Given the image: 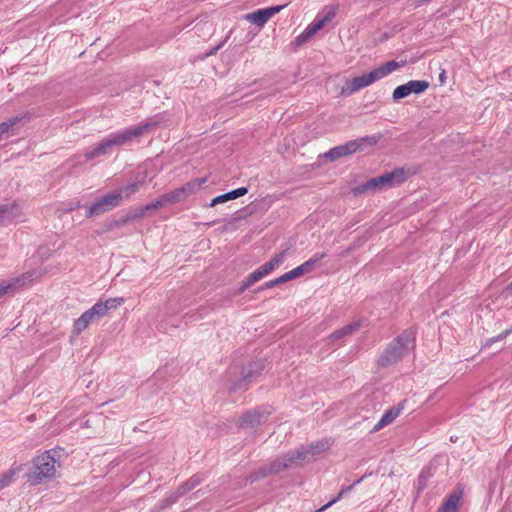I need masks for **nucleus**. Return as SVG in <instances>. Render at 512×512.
Instances as JSON below:
<instances>
[{
    "label": "nucleus",
    "instance_id": "1",
    "mask_svg": "<svg viewBox=\"0 0 512 512\" xmlns=\"http://www.w3.org/2000/svg\"><path fill=\"white\" fill-rule=\"evenodd\" d=\"M157 125V121H149L143 125L112 133L87 150L84 154L85 160L90 161L94 158L110 155L115 147H120L131 142L133 139L143 135Z\"/></svg>",
    "mask_w": 512,
    "mask_h": 512
},
{
    "label": "nucleus",
    "instance_id": "2",
    "mask_svg": "<svg viewBox=\"0 0 512 512\" xmlns=\"http://www.w3.org/2000/svg\"><path fill=\"white\" fill-rule=\"evenodd\" d=\"M328 448L327 442H318L316 444H311L309 447H301L294 451H290L285 454L282 458L273 461L269 465H264L259 468L257 471L252 473L248 480L250 483H253L261 478L267 477L272 474H278L285 469L291 467L293 463L298 460L306 459L308 454L315 455L320 453Z\"/></svg>",
    "mask_w": 512,
    "mask_h": 512
},
{
    "label": "nucleus",
    "instance_id": "3",
    "mask_svg": "<svg viewBox=\"0 0 512 512\" xmlns=\"http://www.w3.org/2000/svg\"><path fill=\"white\" fill-rule=\"evenodd\" d=\"M64 453L63 448H53L35 457L32 467L26 474L30 485H39L56 477L57 469L61 467L60 459Z\"/></svg>",
    "mask_w": 512,
    "mask_h": 512
},
{
    "label": "nucleus",
    "instance_id": "4",
    "mask_svg": "<svg viewBox=\"0 0 512 512\" xmlns=\"http://www.w3.org/2000/svg\"><path fill=\"white\" fill-rule=\"evenodd\" d=\"M414 340L412 331H404L384 350L379 358L380 365L387 367L401 360L414 347Z\"/></svg>",
    "mask_w": 512,
    "mask_h": 512
},
{
    "label": "nucleus",
    "instance_id": "5",
    "mask_svg": "<svg viewBox=\"0 0 512 512\" xmlns=\"http://www.w3.org/2000/svg\"><path fill=\"white\" fill-rule=\"evenodd\" d=\"M404 64L405 62H397L395 60H391L379 66L378 68L370 71L369 73L354 77L349 83L350 91L352 93L359 91L373 84L375 81L386 77L393 71L402 67Z\"/></svg>",
    "mask_w": 512,
    "mask_h": 512
},
{
    "label": "nucleus",
    "instance_id": "6",
    "mask_svg": "<svg viewBox=\"0 0 512 512\" xmlns=\"http://www.w3.org/2000/svg\"><path fill=\"white\" fill-rule=\"evenodd\" d=\"M372 138L364 137L356 140L348 141L342 145L331 148L329 151L325 152L321 157L327 159L330 162H334L344 156L351 155L357 151L362 150V146L364 143L371 141Z\"/></svg>",
    "mask_w": 512,
    "mask_h": 512
},
{
    "label": "nucleus",
    "instance_id": "7",
    "mask_svg": "<svg viewBox=\"0 0 512 512\" xmlns=\"http://www.w3.org/2000/svg\"><path fill=\"white\" fill-rule=\"evenodd\" d=\"M35 274L34 271H27L20 276L0 281V299L6 295H13L16 291L31 283Z\"/></svg>",
    "mask_w": 512,
    "mask_h": 512
},
{
    "label": "nucleus",
    "instance_id": "8",
    "mask_svg": "<svg viewBox=\"0 0 512 512\" xmlns=\"http://www.w3.org/2000/svg\"><path fill=\"white\" fill-rule=\"evenodd\" d=\"M119 197L120 196L116 195L114 192H110L103 195L98 201H96L93 205L87 208L85 213L86 217L92 218L94 216L101 215L119 206Z\"/></svg>",
    "mask_w": 512,
    "mask_h": 512
},
{
    "label": "nucleus",
    "instance_id": "9",
    "mask_svg": "<svg viewBox=\"0 0 512 512\" xmlns=\"http://www.w3.org/2000/svg\"><path fill=\"white\" fill-rule=\"evenodd\" d=\"M103 309L95 303L90 309L85 311L78 319L75 320L73 325L72 334L75 336L80 335L90 324L100 320L103 316Z\"/></svg>",
    "mask_w": 512,
    "mask_h": 512
},
{
    "label": "nucleus",
    "instance_id": "10",
    "mask_svg": "<svg viewBox=\"0 0 512 512\" xmlns=\"http://www.w3.org/2000/svg\"><path fill=\"white\" fill-rule=\"evenodd\" d=\"M429 87V82L425 80H410L405 84L396 87L392 93L394 101H399L411 94H421Z\"/></svg>",
    "mask_w": 512,
    "mask_h": 512
},
{
    "label": "nucleus",
    "instance_id": "11",
    "mask_svg": "<svg viewBox=\"0 0 512 512\" xmlns=\"http://www.w3.org/2000/svg\"><path fill=\"white\" fill-rule=\"evenodd\" d=\"M285 7H286V4L271 6V7L264 8V9H259L254 12L246 14L245 19L259 27H262L269 21V19L272 16H274L276 13L280 12Z\"/></svg>",
    "mask_w": 512,
    "mask_h": 512
},
{
    "label": "nucleus",
    "instance_id": "12",
    "mask_svg": "<svg viewBox=\"0 0 512 512\" xmlns=\"http://www.w3.org/2000/svg\"><path fill=\"white\" fill-rule=\"evenodd\" d=\"M264 368V365L260 361H256L251 363L247 367H243L241 370L242 377L237 381H232L229 385L230 391H236L238 389L245 388L248 381L256 374H258L262 369Z\"/></svg>",
    "mask_w": 512,
    "mask_h": 512
},
{
    "label": "nucleus",
    "instance_id": "13",
    "mask_svg": "<svg viewBox=\"0 0 512 512\" xmlns=\"http://www.w3.org/2000/svg\"><path fill=\"white\" fill-rule=\"evenodd\" d=\"M377 178V181L379 183V186L382 189L392 187L397 184H401L406 179V174L403 169H396L391 172H387L385 174H382Z\"/></svg>",
    "mask_w": 512,
    "mask_h": 512
},
{
    "label": "nucleus",
    "instance_id": "14",
    "mask_svg": "<svg viewBox=\"0 0 512 512\" xmlns=\"http://www.w3.org/2000/svg\"><path fill=\"white\" fill-rule=\"evenodd\" d=\"M406 400L401 401L397 405H394L387 409L380 420L377 422V424L374 426L373 431H379L386 427L387 425L391 424L402 412L404 409Z\"/></svg>",
    "mask_w": 512,
    "mask_h": 512
},
{
    "label": "nucleus",
    "instance_id": "15",
    "mask_svg": "<svg viewBox=\"0 0 512 512\" xmlns=\"http://www.w3.org/2000/svg\"><path fill=\"white\" fill-rule=\"evenodd\" d=\"M266 420V415L259 409L248 411L239 418V425L242 428H253Z\"/></svg>",
    "mask_w": 512,
    "mask_h": 512
},
{
    "label": "nucleus",
    "instance_id": "16",
    "mask_svg": "<svg viewBox=\"0 0 512 512\" xmlns=\"http://www.w3.org/2000/svg\"><path fill=\"white\" fill-rule=\"evenodd\" d=\"M463 497V490L456 488L441 504L437 512H457Z\"/></svg>",
    "mask_w": 512,
    "mask_h": 512
},
{
    "label": "nucleus",
    "instance_id": "17",
    "mask_svg": "<svg viewBox=\"0 0 512 512\" xmlns=\"http://www.w3.org/2000/svg\"><path fill=\"white\" fill-rule=\"evenodd\" d=\"M142 185L143 181H135L132 183H128L123 187H120L118 190L114 191V193L120 196L119 202H121V200L129 199L133 194L138 192Z\"/></svg>",
    "mask_w": 512,
    "mask_h": 512
},
{
    "label": "nucleus",
    "instance_id": "18",
    "mask_svg": "<svg viewBox=\"0 0 512 512\" xmlns=\"http://www.w3.org/2000/svg\"><path fill=\"white\" fill-rule=\"evenodd\" d=\"M359 328H360V322L359 321L350 323V324L342 327L341 329H338V330L334 331L330 335V339H332V340L342 339V338H344L346 336H349V335L353 334Z\"/></svg>",
    "mask_w": 512,
    "mask_h": 512
},
{
    "label": "nucleus",
    "instance_id": "19",
    "mask_svg": "<svg viewBox=\"0 0 512 512\" xmlns=\"http://www.w3.org/2000/svg\"><path fill=\"white\" fill-rule=\"evenodd\" d=\"M206 182V178H197L194 180H191L187 183H185L183 186H181V190L183 191L185 197H189L196 191H198L201 186Z\"/></svg>",
    "mask_w": 512,
    "mask_h": 512
},
{
    "label": "nucleus",
    "instance_id": "20",
    "mask_svg": "<svg viewBox=\"0 0 512 512\" xmlns=\"http://www.w3.org/2000/svg\"><path fill=\"white\" fill-rule=\"evenodd\" d=\"M354 191L356 194H363V193H369V192L375 193V192L381 191V188L379 186L377 178L374 177V178H371L370 180H368L367 182L359 185Z\"/></svg>",
    "mask_w": 512,
    "mask_h": 512
},
{
    "label": "nucleus",
    "instance_id": "21",
    "mask_svg": "<svg viewBox=\"0 0 512 512\" xmlns=\"http://www.w3.org/2000/svg\"><path fill=\"white\" fill-rule=\"evenodd\" d=\"M123 303H124V298H122V297L109 298V299H106L105 301L100 300V301L96 302L97 306H101V308L103 309V311H102L103 316H105L109 310L115 309L118 306L122 305Z\"/></svg>",
    "mask_w": 512,
    "mask_h": 512
},
{
    "label": "nucleus",
    "instance_id": "22",
    "mask_svg": "<svg viewBox=\"0 0 512 512\" xmlns=\"http://www.w3.org/2000/svg\"><path fill=\"white\" fill-rule=\"evenodd\" d=\"M24 117H11L7 121H4L0 124V141L6 139L9 136V131L12 129L17 123H19Z\"/></svg>",
    "mask_w": 512,
    "mask_h": 512
},
{
    "label": "nucleus",
    "instance_id": "23",
    "mask_svg": "<svg viewBox=\"0 0 512 512\" xmlns=\"http://www.w3.org/2000/svg\"><path fill=\"white\" fill-rule=\"evenodd\" d=\"M325 257H326V253H316L309 260H307L303 264H301L300 266L303 269L304 274L313 271L318 266L320 261Z\"/></svg>",
    "mask_w": 512,
    "mask_h": 512
},
{
    "label": "nucleus",
    "instance_id": "24",
    "mask_svg": "<svg viewBox=\"0 0 512 512\" xmlns=\"http://www.w3.org/2000/svg\"><path fill=\"white\" fill-rule=\"evenodd\" d=\"M16 209L17 206L15 204L0 205V224L14 218L17 215Z\"/></svg>",
    "mask_w": 512,
    "mask_h": 512
},
{
    "label": "nucleus",
    "instance_id": "25",
    "mask_svg": "<svg viewBox=\"0 0 512 512\" xmlns=\"http://www.w3.org/2000/svg\"><path fill=\"white\" fill-rule=\"evenodd\" d=\"M262 278L263 277H262L260 271H258V269L254 270L241 283L240 287L238 288V292L243 293L247 288H249L251 285H253L257 281L261 280Z\"/></svg>",
    "mask_w": 512,
    "mask_h": 512
},
{
    "label": "nucleus",
    "instance_id": "26",
    "mask_svg": "<svg viewBox=\"0 0 512 512\" xmlns=\"http://www.w3.org/2000/svg\"><path fill=\"white\" fill-rule=\"evenodd\" d=\"M147 214V211L144 209V206L137 207L134 209H130L125 217L121 220V223H127L129 221H134L136 219H140Z\"/></svg>",
    "mask_w": 512,
    "mask_h": 512
},
{
    "label": "nucleus",
    "instance_id": "27",
    "mask_svg": "<svg viewBox=\"0 0 512 512\" xmlns=\"http://www.w3.org/2000/svg\"><path fill=\"white\" fill-rule=\"evenodd\" d=\"M164 196H165L168 204L182 202L186 199V197L180 187L164 194Z\"/></svg>",
    "mask_w": 512,
    "mask_h": 512
},
{
    "label": "nucleus",
    "instance_id": "28",
    "mask_svg": "<svg viewBox=\"0 0 512 512\" xmlns=\"http://www.w3.org/2000/svg\"><path fill=\"white\" fill-rule=\"evenodd\" d=\"M202 482V478L198 475H194L189 480H187L183 485H181L179 488L181 489V492L186 494L187 492L191 491L195 487H197Z\"/></svg>",
    "mask_w": 512,
    "mask_h": 512
},
{
    "label": "nucleus",
    "instance_id": "29",
    "mask_svg": "<svg viewBox=\"0 0 512 512\" xmlns=\"http://www.w3.org/2000/svg\"><path fill=\"white\" fill-rule=\"evenodd\" d=\"M168 204L164 195L160 196L155 201L144 205V209L148 212L162 208Z\"/></svg>",
    "mask_w": 512,
    "mask_h": 512
},
{
    "label": "nucleus",
    "instance_id": "30",
    "mask_svg": "<svg viewBox=\"0 0 512 512\" xmlns=\"http://www.w3.org/2000/svg\"><path fill=\"white\" fill-rule=\"evenodd\" d=\"M304 275L303 269L299 265L298 267L294 268L293 270L286 272L282 276H280V280L283 281V283L288 282L290 280H293L297 277H300Z\"/></svg>",
    "mask_w": 512,
    "mask_h": 512
},
{
    "label": "nucleus",
    "instance_id": "31",
    "mask_svg": "<svg viewBox=\"0 0 512 512\" xmlns=\"http://www.w3.org/2000/svg\"><path fill=\"white\" fill-rule=\"evenodd\" d=\"M16 469H10L9 471L0 475V490L8 486L14 479Z\"/></svg>",
    "mask_w": 512,
    "mask_h": 512
},
{
    "label": "nucleus",
    "instance_id": "32",
    "mask_svg": "<svg viewBox=\"0 0 512 512\" xmlns=\"http://www.w3.org/2000/svg\"><path fill=\"white\" fill-rule=\"evenodd\" d=\"M323 28V22L321 21H318L317 19H315L312 23H310L306 28H305V32L306 34H308L310 36V38L315 34L317 33L319 30H321Z\"/></svg>",
    "mask_w": 512,
    "mask_h": 512
},
{
    "label": "nucleus",
    "instance_id": "33",
    "mask_svg": "<svg viewBox=\"0 0 512 512\" xmlns=\"http://www.w3.org/2000/svg\"><path fill=\"white\" fill-rule=\"evenodd\" d=\"M336 13H337V7H331L323 17H321V18L317 17L316 19L318 21L323 22V27H325L329 22H331L335 18Z\"/></svg>",
    "mask_w": 512,
    "mask_h": 512
},
{
    "label": "nucleus",
    "instance_id": "34",
    "mask_svg": "<svg viewBox=\"0 0 512 512\" xmlns=\"http://www.w3.org/2000/svg\"><path fill=\"white\" fill-rule=\"evenodd\" d=\"M183 495H185L184 493L181 492V489L180 488H177L174 492H172L166 499H165V502H166V505H170V504H173L175 502L178 501V499L180 497H182Z\"/></svg>",
    "mask_w": 512,
    "mask_h": 512
},
{
    "label": "nucleus",
    "instance_id": "35",
    "mask_svg": "<svg viewBox=\"0 0 512 512\" xmlns=\"http://www.w3.org/2000/svg\"><path fill=\"white\" fill-rule=\"evenodd\" d=\"M286 250L281 251L276 254L270 261L272 262L275 268L279 267L285 260Z\"/></svg>",
    "mask_w": 512,
    "mask_h": 512
},
{
    "label": "nucleus",
    "instance_id": "36",
    "mask_svg": "<svg viewBox=\"0 0 512 512\" xmlns=\"http://www.w3.org/2000/svg\"><path fill=\"white\" fill-rule=\"evenodd\" d=\"M343 496H344V494L340 491L336 497L331 499L327 504H325L324 506L319 508L316 512H323V511H325L326 509H328L329 507H331L332 505L337 503Z\"/></svg>",
    "mask_w": 512,
    "mask_h": 512
},
{
    "label": "nucleus",
    "instance_id": "37",
    "mask_svg": "<svg viewBox=\"0 0 512 512\" xmlns=\"http://www.w3.org/2000/svg\"><path fill=\"white\" fill-rule=\"evenodd\" d=\"M310 39V36L306 34L305 31H303L299 36H297L294 40V43L296 46H301L305 42H307Z\"/></svg>",
    "mask_w": 512,
    "mask_h": 512
},
{
    "label": "nucleus",
    "instance_id": "38",
    "mask_svg": "<svg viewBox=\"0 0 512 512\" xmlns=\"http://www.w3.org/2000/svg\"><path fill=\"white\" fill-rule=\"evenodd\" d=\"M282 283H283V281H281L280 277H278V278H276L274 280H270V281L266 282L263 285L262 289H269V288L275 287V286H277L279 284H282Z\"/></svg>",
    "mask_w": 512,
    "mask_h": 512
},
{
    "label": "nucleus",
    "instance_id": "39",
    "mask_svg": "<svg viewBox=\"0 0 512 512\" xmlns=\"http://www.w3.org/2000/svg\"><path fill=\"white\" fill-rule=\"evenodd\" d=\"M226 201L227 200H226L225 194H222V195H219V196L213 198L211 203H210V206L214 207L215 205L220 204V203H224Z\"/></svg>",
    "mask_w": 512,
    "mask_h": 512
},
{
    "label": "nucleus",
    "instance_id": "40",
    "mask_svg": "<svg viewBox=\"0 0 512 512\" xmlns=\"http://www.w3.org/2000/svg\"><path fill=\"white\" fill-rule=\"evenodd\" d=\"M508 334H509V330H506V331L502 332L501 334H499L497 337L490 338L487 341V345H490L491 343H493L495 341L503 340Z\"/></svg>",
    "mask_w": 512,
    "mask_h": 512
},
{
    "label": "nucleus",
    "instance_id": "41",
    "mask_svg": "<svg viewBox=\"0 0 512 512\" xmlns=\"http://www.w3.org/2000/svg\"><path fill=\"white\" fill-rule=\"evenodd\" d=\"M363 478H360L359 480L353 482L351 485L349 486H346V487H343L340 491L345 495L347 494L348 492L352 491L353 488L359 484L361 481H362Z\"/></svg>",
    "mask_w": 512,
    "mask_h": 512
},
{
    "label": "nucleus",
    "instance_id": "42",
    "mask_svg": "<svg viewBox=\"0 0 512 512\" xmlns=\"http://www.w3.org/2000/svg\"><path fill=\"white\" fill-rule=\"evenodd\" d=\"M235 192L237 193V197H241L247 194L248 189L246 187H239L235 189Z\"/></svg>",
    "mask_w": 512,
    "mask_h": 512
},
{
    "label": "nucleus",
    "instance_id": "43",
    "mask_svg": "<svg viewBox=\"0 0 512 512\" xmlns=\"http://www.w3.org/2000/svg\"><path fill=\"white\" fill-rule=\"evenodd\" d=\"M225 197H226L227 201L238 198L237 197V193L235 192V190H232L230 192L225 193Z\"/></svg>",
    "mask_w": 512,
    "mask_h": 512
},
{
    "label": "nucleus",
    "instance_id": "44",
    "mask_svg": "<svg viewBox=\"0 0 512 512\" xmlns=\"http://www.w3.org/2000/svg\"><path fill=\"white\" fill-rule=\"evenodd\" d=\"M264 268L266 269V271H268V273H271L272 271H274L276 268L273 266L272 262L271 261H268L266 262L265 264H263Z\"/></svg>",
    "mask_w": 512,
    "mask_h": 512
},
{
    "label": "nucleus",
    "instance_id": "45",
    "mask_svg": "<svg viewBox=\"0 0 512 512\" xmlns=\"http://www.w3.org/2000/svg\"><path fill=\"white\" fill-rule=\"evenodd\" d=\"M258 271H260L262 277H265L266 275L269 274L268 271H266V269L264 268L263 265L258 268Z\"/></svg>",
    "mask_w": 512,
    "mask_h": 512
},
{
    "label": "nucleus",
    "instance_id": "46",
    "mask_svg": "<svg viewBox=\"0 0 512 512\" xmlns=\"http://www.w3.org/2000/svg\"><path fill=\"white\" fill-rule=\"evenodd\" d=\"M220 47H221V44H220V45H218V46H216V47H215L213 50H211V52H210V53H208L207 55H212V54H214V53H215V52H216Z\"/></svg>",
    "mask_w": 512,
    "mask_h": 512
},
{
    "label": "nucleus",
    "instance_id": "47",
    "mask_svg": "<svg viewBox=\"0 0 512 512\" xmlns=\"http://www.w3.org/2000/svg\"><path fill=\"white\" fill-rule=\"evenodd\" d=\"M431 0H420V5L421 4H424V3H427V2H430Z\"/></svg>",
    "mask_w": 512,
    "mask_h": 512
},
{
    "label": "nucleus",
    "instance_id": "48",
    "mask_svg": "<svg viewBox=\"0 0 512 512\" xmlns=\"http://www.w3.org/2000/svg\"><path fill=\"white\" fill-rule=\"evenodd\" d=\"M443 79H444V76H443V74H441V75H440V80H441V82H443Z\"/></svg>",
    "mask_w": 512,
    "mask_h": 512
},
{
    "label": "nucleus",
    "instance_id": "49",
    "mask_svg": "<svg viewBox=\"0 0 512 512\" xmlns=\"http://www.w3.org/2000/svg\"><path fill=\"white\" fill-rule=\"evenodd\" d=\"M510 287L512 288V283L510 284Z\"/></svg>",
    "mask_w": 512,
    "mask_h": 512
}]
</instances>
